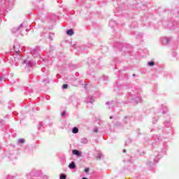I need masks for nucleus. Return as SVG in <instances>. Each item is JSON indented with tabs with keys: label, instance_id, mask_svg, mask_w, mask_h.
I'll return each instance as SVG.
<instances>
[{
	"label": "nucleus",
	"instance_id": "obj_1",
	"mask_svg": "<svg viewBox=\"0 0 179 179\" xmlns=\"http://www.w3.org/2000/svg\"><path fill=\"white\" fill-rule=\"evenodd\" d=\"M69 169H76V165H75V162H71V163L69 165Z\"/></svg>",
	"mask_w": 179,
	"mask_h": 179
},
{
	"label": "nucleus",
	"instance_id": "obj_2",
	"mask_svg": "<svg viewBox=\"0 0 179 179\" xmlns=\"http://www.w3.org/2000/svg\"><path fill=\"white\" fill-rule=\"evenodd\" d=\"M73 155H76V156H80V152H79V150H73Z\"/></svg>",
	"mask_w": 179,
	"mask_h": 179
},
{
	"label": "nucleus",
	"instance_id": "obj_3",
	"mask_svg": "<svg viewBox=\"0 0 179 179\" xmlns=\"http://www.w3.org/2000/svg\"><path fill=\"white\" fill-rule=\"evenodd\" d=\"M66 34H68L69 36H73V30L72 29L67 30Z\"/></svg>",
	"mask_w": 179,
	"mask_h": 179
},
{
	"label": "nucleus",
	"instance_id": "obj_4",
	"mask_svg": "<svg viewBox=\"0 0 179 179\" xmlns=\"http://www.w3.org/2000/svg\"><path fill=\"white\" fill-rule=\"evenodd\" d=\"M73 134H78L79 132V129L77 127H74L72 131Z\"/></svg>",
	"mask_w": 179,
	"mask_h": 179
},
{
	"label": "nucleus",
	"instance_id": "obj_5",
	"mask_svg": "<svg viewBox=\"0 0 179 179\" xmlns=\"http://www.w3.org/2000/svg\"><path fill=\"white\" fill-rule=\"evenodd\" d=\"M148 65H149V66H155V62H148Z\"/></svg>",
	"mask_w": 179,
	"mask_h": 179
},
{
	"label": "nucleus",
	"instance_id": "obj_6",
	"mask_svg": "<svg viewBox=\"0 0 179 179\" xmlns=\"http://www.w3.org/2000/svg\"><path fill=\"white\" fill-rule=\"evenodd\" d=\"M60 178L61 179H66V175H64V174L60 175Z\"/></svg>",
	"mask_w": 179,
	"mask_h": 179
},
{
	"label": "nucleus",
	"instance_id": "obj_7",
	"mask_svg": "<svg viewBox=\"0 0 179 179\" xmlns=\"http://www.w3.org/2000/svg\"><path fill=\"white\" fill-rule=\"evenodd\" d=\"M20 143H24V139L21 138L19 140Z\"/></svg>",
	"mask_w": 179,
	"mask_h": 179
},
{
	"label": "nucleus",
	"instance_id": "obj_8",
	"mask_svg": "<svg viewBox=\"0 0 179 179\" xmlns=\"http://www.w3.org/2000/svg\"><path fill=\"white\" fill-rule=\"evenodd\" d=\"M63 89H68V85L64 84L63 85Z\"/></svg>",
	"mask_w": 179,
	"mask_h": 179
},
{
	"label": "nucleus",
	"instance_id": "obj_9",
	"mask_svg": "<svg viewBox=\"0 0 179 179\" xmlns=\"http://www.w3.org/2000/svg\"><path fill=\"white\" fill-rule=\"evenodd\" d=\"M62 117H65V115H66V111H64V112L62 113Z\"/></svg>",
	"mask_w": 179,
	"mask_h": 179
},
{
	"label": "nucleus",
	"instance_id": "obj_10",
	"mask_svg": "<svg viewBox=\"0 0 179 179\" xmlns=\"http://www.w3.org/2000/svg\"><path fill=\"white\" fill-rule=\"evenodd\" d=\"M89 168H86L85 169V173H89Z\"/></svg>",
	"mask_w": 179,
	"mask_h": 179
},
{
	"label": "nucleus",
	"instance_id": "obj_11",
	"mask_svg": "<svg viewBox=\"0 0 179 179\" xmlns=\"http://www.w3.org/2000/svg\"><path fill=\"white\" fill-rule=\"evenodd\" d=\"M94 132H97V129H95V130H94Z\"/></svg>",
	"mask_w": 179,
	"mask_h": 179
},
{
	"label": "nucleus",
	"instance_id": "obj_12",
	"mask_svg": "<svg viewBox=\"0 0 179 179\" xmlns=\"http://www.w3.org/2000/svg\"><path fill=\"white\" fill-rule=\"evenodd\" d=\"M111 118H113V117L110 116V119L111 120Z\"/></svg>",
	"mask_w": 179,
	"mask_h": 179
}]
</instances>
